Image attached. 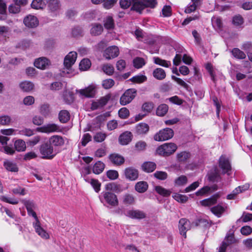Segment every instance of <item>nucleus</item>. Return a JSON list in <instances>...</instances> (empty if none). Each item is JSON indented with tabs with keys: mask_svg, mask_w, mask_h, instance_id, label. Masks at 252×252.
I'll return each instance as SVG.
<instances>
[{
	"mask_svg": "<svg viewBox=\"0 0 252 252\" xmlns=\"http://www.w3.org/2000/svg\"><path fill=\"white\" fill-rule=\"evenodd\" d=\"M104 27L107 29H111L114 27V21L112 17H108L104 21Z\"/></svg>",
	"mask_w": 252,
	"mask_h": 252,
	"instance_id": "680f3d73",
	"label": "nucleus"
},
{
	"mask_svg": "<svg viewBox=\"0 0 252 252\" xmlns=\"http://www.w3.org/2000/svg\"><path fill=\"white\" fill-rule=\"evenodd\" d=\"M77 57V54L76 52H70L64 58V65L66 69H69L71 66L75 63Z\"/></svg>",
	"mask_w": 252,
	"mask_h": 252,
	"instance_id": "f8f14e48",
	"label": "nucleus"
},
{
	"mask_svg": "<svg viewBox=\"0 0 252 252\" xmlns=\"http://www.w3.org/2000/svg\"><path fill=\"white\" fill-rule=\"evenodd\" d=\"M131 137L132 134L130 132L126 131L120 136L119 142L122 145H127L131 141Z\"/></svg>",
	"mask_w": 252,
	"mask_h": 252,
	"instance_id": "4be33fe9",
	"label": "nucleus"
},
{
	"mask_svg": "<svg viewBox=\"0 0 252 252\" xmlns=\"http://www.w3.org/2000/svg\"><path fill=\"white\" fill-rule=\"evenodd\" d=\"M103 30L102 25L98 23H94L92 25L90 33L93 36H97L101 34Z\"/></svg>",
	"mask_w": 252,
	"mask_h": 252,
	"instance_id": "5701e85b",
	"label": "nucleus"
},
{
	"mask_svg": "<svg viewBox=\"0 0 252 252\" xmlns=\"http://www.w3.org/2000/svg\"><path fill=\"white\" fill-rule=\"evenodd\" d=\"M123 202L125 204H133L135 202L134 196L130 194H126L123 196Z\"/></svg>",
	"mask_w": 252,
	"mask_h": 252,
	"instance_id": "37998d69",
	"label": "nucleus"
},
{
	"mask_svg": "<svg viewBox=\"0 0 252 252\" xmlns=\"http://www.w3.org/2000/svg\"><path fill=\"white\" fill-rule=\"evenodd\" d=\"M15 149L18 152L24 151L26 149L25 141L21 139L16 140L14 143Z\"/></svg>",
	"mask_w": 252,
	"mask_h": 252,
	"instance_id": "58836bf2",
	"label": "nucleus"
},
{
	"mask_svg": "<svg viewBox=\"0 0 252 252\" xmlns=\"http://www.w3.org/2000/svg\"><path fill=\"white\" fill-rule=\"evenodd\" d=\"M34 66L41 69H46L50 64V61L46 57H40L36 59L34 63Z\"/></svg>",
	"mask_w": 252,
	"mask_h": 252,
	"instance_id": "dca6fc26",
	"label": "nucleus"
},
{
	"mask_svg": "<svg viewBox=\"0 0 252 252\" xmlns=\"http://www.w3.org/2000/svg\"><path fill=\"white\" fill-rule=\"evenodd\" d=\"M63 98L64 101L67 103H71L73 102L74 97L72 93L69 91H65L63 93Z\"/></svg>",
	"mask_w": 252,
	"mask_h": 252,
	"instance_id": "09e8293b",
	"label": "nucleus"
},
{
	"mask_svg": "<svg viewBox=\"0 0 252 252\" xmlns=\"http://www.w3.org/2000/svg\"><path fill=\"white\" fill-rule=\"evenodd\" d=\"M119 55V49L116 46H111L105 49L103 56L107 60L115 58Z\"/></svg>",
	"mask_w": 252,
	"mask_h": 252,
	"instance_id": "1a4fd4ad",
	"label": "nucleus"
},
{
	"mask_svg": "<svg viewBox=\"0 0 252 252\" xmlns=\"http://www.w3.org/2000/svg\"><path fill=\"white\" fill-rule=\"evenodd\" d=\"M156 191L161 195L168 196L171 193V191L165 189L161 186H157L155 188Z\"/></svg>",
	"mask_w": 252,
	"mask_h": 252,
	"instance_id": "49530a36",
	"label": "nucleus"
},
{
	"mask_svg": "<svg viewBox=\"0 0 252 252\" xmlns=\"http://www.w3.org/2000/svg\"><path fill=\"white\" fill-rule=\"evenodd\" d=\"M24 23L26 27L32 28L38 26V20L34 16L30 15L25 18Z\"/></svg>",
	"mask_w": 252,
	"mask_h": 252,
	"instance_id": "6ab92c4d",
	"label": "nucleus"
},
{
	"mask_svg": "<svg viewBox=\"0 0 252 252\" xmlns=\"http://www.w3.org/2000/svg\"><path fill=\"white\" fill-rule=\"evenodd\" d=\"M244 23V20L240 15H237L233 17V24L236 27H241Z\"/></svg>",
	"mask_w": 252,
	"mask_h": 252,
	"instance_id": "c03bdc74",
	"label": "nucleus"
},
{
	"mask_svg": "<svg viewBox=\"0 0 252 252\" xmlns=\"http://www.w3.org/2000/svg\"><path fill=\"white\" fill-rule=\"evenodd\" d=\"M154 108V104L152 102H146L143 104L141 107L142 111L144 113V114H139L138 117H139L138 120L142 119L145 116L150 113Z\"/></svg>",
	"mask_w": 252,
	"mask_h": 252,
	"instance_id": "a211bd4d",
	"label": "nucleus"
},
{
	"mask_svg": "<svg viewBox=\"0 0 252 252\" xmlns=\"http://www.w3.org/2000/svg\"><path fill=\"white\" fill-rule=\"evenodd\" d=\"M211 211L214 214L217 216L218 217H220L224 211V209L221 206L217 205L211 208Z\"/></svg>",
	"mask_w": 252,
	"mask_h": 252,
	"instance_id": "de8ad7c7",
	"label": "nucleus"
},
{
	"mask_svg": "<svg viewBox=\"0 0 252 252\" xmlns=\"http://www.w3.org/2000/svg\"><path fill=\"white\" fill-rule=\"evenodd\" d=\"M149 130V126L147 124L144 123L138 124L135 127V132L138 135L146 134Z\"/></svg>",
	"mask_w": 252,
	"mask_h": 252,
	"instance_id": "412c9836",
	"label": "nucleus"
},
{
	"mask_svg": "<svg viewBox=\"0 0 252 252\" xmlns=\"http://www.w3.org/2000/svg\"><path fill=\"white\" fill-rule=\"evenodd\" d=\"M102 69L105 73L109 76L112 75L114 72L113 66L108 63L103 64Z\"/></svg>",
	"mask_w": 252,
	"mask_h": 252,
	"instance_id": "a18cd8bd",
	"label": "nucleus"
},
{
	"mask_svg": "<svg viewBox=\"0 0 252 252\" xmlns=\"http://www.w3.org/2000/svg\"><path fill=\"white\" fill-rule=\"evenodd\" d=\"M231 52L233 56L236 58L239 59H244L246 57V54L238 48H234L232 50Z\"/></svg>",
	"mask_w": 252,
	"mask_h": 252,
	"instance_id": "a19ab883",
	"label": "nucleus"
},
{
	"mask_svg": "<svg viewBox=\"0 0 252 252\" xmlns=\"http://www.w3.org/2000/svg\"><path fill=\"white\" fill-rule=\"evenodd\" d=\"M188 178L185 175H181L174 180V185L176 187L185 186L188 183Z\"/></svg>",
	"mask_w": 252,
	"mask_h": 252,
	"instance_id": "473e14b6",
	"label": "nucleus"
},
{
	"mask_svg": "<svg viewBox=\"0 0 252 252\" xmlns=\"http://www.w3.org/2000/svg\"><path fill=\"white\" fill-rule=\"evenodd\" d=\"M104 167L105 164L102 162L98 161L94 165L93 171L94 174H99L103 171Z\"/></svg>",
	"mask_w": 252,
	"mask_h": 252,
	"instance_id": "c9c22d12",
	"label": "nucleus"
},
{
	"mask_svg": "<svg viewBox=\"0 0 252 252\" xmlns=\"http://www.w3.org/2000/svg\"><path fill=\"white\" fill-rule=\"evenodd\" d=\"M40 112L43 116L46 117L50 113V106L48 104H42L40 106Z\"/></svg>",
	"mask_w": 252,
	"mask_h": 252,
	"instance_id": "6e6d98bb",
	"label": "nucleus"
},
{
	"mask_svg": "<svg viewBox=\"0 0 252 252\" xmlns=\"http://www.w3.org/2000/svg\"><path fill=\"white\" fill-rule=\"evenodd\" d=\"M37 130L40 132L49 133L54 132H59L61 129L60 127L57 124H48L37 128Z\"/></svg>",
	"mask_w": 252,
	"mask_h": 252,
	"instance_id": "0eeeda50",
	"label": "nucleus"
},
{
	"mask_svg": "<svg viewBox=\"0 0 252 252\" xmlns=\"http://www.w3.org/2000/svg\"><path fill=\"white\" fill-rule=\"evenodd\" d=\"M172 197L177 201L181 203H185L188 200V197L185 195L181 194L178 193H173Z\"/></svg>",
	"mask_w": 252,
	"mask_h": 252,
	"instance_id": "ea45409f",
	"label": "nucleus"
},
{
	"mask_svg": "<svg viewBox=\"0 0 252 252\" xmlns=\"http://www.w3.org/2000/svg\"><path fill=\"white\" fill-rule=\"evenodd\" d=\"M3 166L7 171L11 172H17L18 171L17 165L12 161L5 160L3 163Z\"/></svg>",
	"mask_w": 252,
	"mask_h": 252,
	"instance_id": "393cba45",
	"label": "nucleus"
},
{
	"mask_svg": "<svg viewBox=\"0 0 252 252\" xmlns=\"http://www.w3.org/2000/svg\"><path fill=\"white\" fill-rule=\"evenodd\" d=\"M132 9L141 12L146 7L154 8L156 5L155 0H132Z\"/></svg>",
	"mask_w": 252,
	"mask_h": 252,
	"instance_id": "7ed1b4c3",
	"label": "nucleus"
},
{
	"mask_svg": "<svg viewBox=\"0 0 252 252\" xmlns=\"http://www.w3.org/2000/svg\"><path fill=\"white\" fill-rule=\"evenodd\" d=\"M129 115V110L126 107H123L119 111V116L122 119H126Z\"/></svg>",
	"mask_w": 252,
	"mask_h": 252,
	"instance_id": "052dcab7",
	"label": "nucleus"
},
{
	"mask_svg": "<svg viewBox=\"0 0 252 252\" xmlns=\"http://www.w3.org/2000/svg\"><path fill=\"white\" fill-rule=\"evenodd\" d=\"M190 223L188 220L183 218L179 220V229L180 233L181 235H182L185 238L187 237V231L190 229Z\"/></svg>",
	"mask_w": 252,
	"mask_h": 252,
	"instance_id": "9b49d317",
	"label": "nucleus"
},
{
	"mask_svg": "<svg viewBox=\"0 0 252 252\" xmlns=\"http://www.w3.org/2000/svg\"><path fill=\"white\" fill-rule=\"evenodd\" d=\"M85 180L91 184L96 192H98L100 190L101 184L98 180L94 179H91L90 181L87 180V179H85Z\"/></svg>",
	"mask_w": 252,
	"mask_h": 252,
	"instance_id": "864d4df0",
	"label": "nucleus"
},
{
	"mask_svg": "<svg viewBox=\"0 0 252 252\" xmlns=\"http://www.w3.org/2000/svg\"><path fill=\"white\" fill-rule=\"evenodd\" d=\"M199 186V183L198 181L194 182L190 185L189 186L185 188L184 190V192H189L195 190Z\"/></svg>",
	"mask_w": 252,
	"mask_h": 252,
	"instance_id": "0e129e2a",
	"label": "nucleus"
},
{
	"mask_svg": "<svg viewBox=\"0 0 252 252\" xmlns=\"http://www.w3.org/2000/svg\"><path fill=\"white\" fill-rule=\"evenodd\" d=\"M91 65V61L88 59H84L81 61L79 64V67L80 70L85 71L88 69Z\"/></svg>",
	"mask_w": 252,
	"mask_h": 252,
	"instance_id": "79ce46f5",
	"label": "nucleus"
},
{
	"mask_svg": "<svg viewBox=\"0 0 252 252\" xmlns=\"http://www.w3.org/2000/svg\"><path fill=\"white\" fill-rule=\"evenodd\" d=\"M59 119L61 123H66L70 119L69 113L67 110L61 111L59 114Z\"/></svg>",
	"mask_w": 252,
	"mask_h": 252,
	"instance_id": "e433bc0d",
	"label": "nucleus"
},
{
	"mask_svg": "<svg viewBox=\"0 0 252 252\" xmlns=\"http://www.w3.org/2000/svg\"><path fill=\"white\" fill-rule=\"evenodd\" d=\"M168 110V105L165 104H161L157 107L156 114L158 116L163 117L167 113Z\"/></svg>",
	"mask_w": 252,
	"mask_h": 252,
	"instance_id": "c756f323",
	"label": "nucleus"
},
{
	"mask_svg": "<svg viewBox=\"0 0 252 252\" xmlns=\"http://www.w3.org/2000/svg\"><path fill=\"white\" fill-rule=\"evenodd\" d=\"M137 91L135 89H129L126 90L121 96L120 103L122 105L129 103L136 96Z\"/></svg>",
	"mask_w": 252,
	"mask_h": 252,
	"instance_id": "20e7f679",
	"label": "nucleus"
},
{
	"mask_svg": "<svg viewBox=\"0 0 252 252\" xmlns=\"http://www.w3.org/2000/svg\"><path fill=\"white\" fill-rule=\"evenodd\" d=\"M148 188V185L146 182L140 181L137 182L135 185V190L139 193L145 192Z\"/></svg>",
	"mask_w": 252,
	"mask_h": 252,
	"instance_id": "bb28decb",
	"label": "nucleus"
},
{
	"mask_svg": "<svg viewBox=\"0 0 252 252\" xmlns=\"http://www.w3.org/2000/svg\"><path fill=\"white\" fill-rule=\"evenodd\" d=\"M192 4L185 9V12L190 13L194 11L200 5L201 0H191Z\"/></svg>",
	"mask_w": 252,
	"mask_h": 252,
	"instance_id": "cd10ccee",
	"label": "nucleus"
},
{
	"mask_svg": "<svg viewBox=\"0 0 252 252\" xmlns=\"http://www.w3.org/2000/svg\"><path fill=\"white\" fill-rule=\"evenodd\" d=\"M95 86L92 84L84 89L77 90L76 92L81 96L86 97H93L95 94Z\"/></svg>",
	"mask_w": 252,
	"mask_h": 252,
	"instance_id": "9d476101",
	"label": "nucleus"
},
{
	"mask_svg": "<svg viewBox=\"0 0 252 252\" xmlns=\"http://www.w3.org/2000/svg\"><path fill=\"white\" fill-rule=\"evenodd\" d=\"M109 159L113 164L116 165H122L125 162L124 158L121 155L116 153L109 155Z\"/></svg>",
	"mask_w": 252,
	"mask_h": 252,
	"instance_id": "aec40b11",
	"label": "nucleus"
},
{
	"mask_svg": "<svg viewBox=\"0 0 252 252\" xmlns=\"http://www.w3.org/2000/svg\"><path fill=\"white\" fill-rule=\"evenodd\" d=\"M154 175L156 178L161 180H164L167 178V173L163 171H156Z\"/></svg>",
	"mask_w": 252,
	"mask_h": 252,
	"instance_id": "69168bd1",
	"label": "nucleus"
},
{
	"mask_svg": "<svg viewBox=\"0 0 252 252\" xmlns=\"http://www.w3.org/2000/svg\"><path fill=\"white\" fill-rule=\"evenodd\" d=\"M146 80V76L143 75H136L130 79L131 82L139 84L145 82Z\"/></svg>",
	"mask_w": 252,
	"mask_h": 252,
	"instance_id": "3c124183",
	"label": "nucleus"
},
{
	"mask_svg": "<svg viewBox=\"0 0 252 252\" xmlns=\"http://www.w3.org/2000/svg\"><path fill=\"white\" fill-rule=\"evenodd\" d=\"M60 7V3L59 0H49L48 7L51 12L58 11Z\"/></svg>",
	"mask_w": 252,
	"mask_h": 252,
	"instance_id": "f704fd0d",
	"label": "nucleus"
},
{
	"mask_svg": "<svg viewBox=\"0 0 252 252\" xmlns=\"http://www.w3.org/2000/svg\"><path fill=\"white\" fill-rule=\"evenodd\" d=\"M154 63L156 64H157L159 65H161V66H162L164 67H168L171 64L170 62L164 60H162L158 57L154 58Z\"/></svg>",
	"mask_w": 252,
	"mask_h": 252,
	"instance_id": "603ef678",
	"label": "nucleus"
},
{
	"mask_svg": "<svg viewBox=\"0 0 252 252\" xmlns=\"http://www.w3.org/2000/svg\"><path fill=\"white\" fill-rule=\"evenodd\" d=\"M133 63L135 68H140L145 65V62L143 58L136 57L133 60Z\"/></svg>",
	"mask_w": 252,
	"mask_h": 252,
	"instance_id": "8fccbe9b",
	"label": "nucleus"
},
{
	"mask_svg": "<svg viewBox=\"0 0 252 252\" xmlns=\"http://www.w3.org/2000/svg\"><path fill=\"white\" fill-rule=\"evenodd\" d=\"M31 6L35 9H43L45 6V0H33Z\"/></svg>",
	"mask_w": 252,
	"mask_h": 252,
	"instance_id": "4c0bfd02",
	"label": "nucleus"
},
{
	"mask_svg": "<svg viewBox=\"0 0 252 252\" xmlns=\"http://www.w3.org/2000/svg\"><path fill=\"white\" fill-rule=\"evenodd\" d=\"M248 188L247 186H239L236 188L231 193L228 194L227 196V199H232L234 198L235 196L238 193L242 192L243 191H244Z\"/></svg>",
	"mask_w": 252,
	"mask_h": 252,
	"instance_id": "7c9ffc66",
	"label": "nucleus"
},
{
	"mask_svg": "<svg viewBox=\"0 0 252 252\" xmlns=\"http://www.w3.org/2000/svg\"><path fill=\"white\" fill-rule=\"evenodd\" d=\"M147 147V144L145 141H139L135 145V149L137 151H142L145 150Z\"/></svg>",
	"mask_w": 252,
	"mask_h": 252,
	"instance_id": "e2e57ef3",
	"label": "nucleus"
},
{
	"mask_svg": "<svg viewBox=\"0 0 252 252\" xmlns=\"http://www.w3.org/2000/svg\"><path fill=\"white\" fill-rule=\"evenodd\" d=\"M22 202L25 206L28 215L32 216L35 220V222L33 223V226L36 232L43 239H48L49 238V234L40 226V222L37 218L36 213L34 211L36 208L35 203L32 200L26 199H23Z\"/></svg>",
	"mask_w": 252,
	"mask_h": 252,
	"instance_id": "f257e3e1",
	"label": "nucleus"
},
{
	"mask_svg": "<svg viewBox=\"0 0 252 252\" xmlns=\"http://www.w3.org/2000/svg\"><path fill=\"white\" fill-rule=\"evenodd\" d=\"M208 179L212 182H218L220 180V175L216 171L210 173L208 175Z\"/></svg>",
	"mask_w": 252,
	"mask_h": 252,
	"instance_id": "338daca9",
	"label": "nucleus"
},
{
	"mask_svg": "<svg viewBox=\"0 0 252 252\" xmlns=\"http://www.w3.org/2000/svg\"><path fill=\"white\" fill-rule=\"evenodd\" d=\"M126 216L132 219L141 220L146 217V214L139 210H130L126 211Z\"/></svg>",
	"mask_w": 252,
	"mask_h": 252,
	"instance_id": "4468645a",
	"label": "nucleus"
},
{
	"mask_svg": "<svg viewBox=\"0 0 252 252\" xmlns=\"http://www.w3.org/2000/svg\"><path fill=\"white\" fill-rule=\"evenodd\" d=\"M20 87L23 91L29 92L33 90L34 85L30 81H25L20 84Z\"/></svg>",
	"mask_w": 252,
	"mask_h": 252,
	"instance_id": "a878e982",
	"label": "nucleus"
},
{
	"mask_svg": "<svg viewBox=\"0 0 252 252\" xmlns=\"http://www.w3.org/2000/svg\"><path fill=\"white\" fill-rule=\"evenodd\" d=\"M174 135L173 130L169 128H165L160 130L154 136V139L158 141H162L171 138Z\"/></svg>",
	"mask_w": 252,
	"mask_h": 252,
	"instance_id": "423d86ee",
	"label": "nucleus"
},
{
	"mask_svg": "<svg viewBox=\"0 0 252 252\" xmlns=\"http://www.w3.org/2000/svg\"><path fill=\"white\" fill-rule=\"evenodd\" d=\"M106 137V134L101 132H97L94 136V140L96 142H101L103 141Z\"/></svg>",
	"mask_w": 252,
	"mask_h": 252,
	"instance_id": "4d7b16f0",
	"label": "nucleus"
},
{
	"mask_svg": "<svg viewBox=\"0 0 252 252\" xmlns=\"http://www.w3.org/2000/svg\"><path fill=\"white\" fill-rule=\"evenodd\" d=\"M11 119L8 115H2L0 116V124L2 126H7L11 123Z\"/></svg>",
	"mask_w": 252,
	"mask_h": 252,
	"instance_id": "bf43d9fd",
	"label": "nucleus"
},
{
	"mask_svg": "<svg viewBox=\"0 0 252 252\" xmlns=\"http://www.w3.org/2000/svg\"><path fill=\"white\" fill-rule=\"evenodd\" d=\"M219 166L222 169L223 174L228 175L231 174V166L228 158L224 156H221L220 158Z\"/></svg>",
	"mask_w": 252,
	"mask_h": 252,
	"instance_id": "6e6552de",
	"label": "nucleus"
},
{
	"mask_svg": "<svg viewBox=\"0 0 252 252\" xmlns=\"http://www.w3.org/2000/svg\"><path fill=\"white\" fill-rule=\"evenodd\" d=\"M39 153L43 159H51L56 155V152L53 146L48 142H45L40 145L39 147Z\"/></svg>",
	"mask_w": 252,
	"mask_h": 252,
	"instance_id": "f03ea898",
	"label": "nucleus"
},
{
	"mask_svg": "<svg viewBox=\"0 0 252 252\" xmlns=\"http://www.w3.org/2000/svg\"><path fill=\"white\" fill-rule=\"evenodd\" d=\"M103 196L106 201L110 205L116 206L118 205L117 196L114 193L111 192H105L103 193Z\"/></svg>",
	"mask_w": 252,
	"mask_h": 252,
	"instance_id": "f3484780",
	"label": "nucleus"
},
{
	"mask_svg": "<svg viewBox=\"0 0 252 252\" xmlns=\"http://www.w3.org/2000/svg\"><path fill=\"white\" fill-rule=\"evenodd\" d=\"M92 139V136L89 133H85L83 135L82 140L81 144L83 146H85Z\"/></svg>",
	"mask_w": 252,
	"mask_h": 252,
	"instance_id": "774afa93",
	"label": "nucleus"
},
{
	"mask_svg": "<svg viewBox=\"0 0 252 252\" xmlns=\"http://www.w3.org/2000/svg\"><path fill=\"white\" fill-rule=\"evenodd\" d=\"M115 84L114 81L112 79H107L102 81V86L105 89H109L112 88Z\"/></svg>",
	"mask_w": 252,
	"mask_h": 252,
	"instance_id": "5fc2aeb1",
	"label": "nucleus"
},
{
	"mask_svg": "<svg viewBox=\"0 0 252 252\" xmlns=\"http://www.w3.org/2000/svg\"><path fill=\"white\" fill-rule=\"evenodd\" d=\"M93 3L95 4H99L104 2L103 6L106 9L111 8L114 4L117 2V0H91Z\"/></svg>",
	"mask_w": 252,
	"mask_h": 252,
	"instance_id": "b1692460",
	"label": "nucleus"
},
{
	"mask_svg": "<svg viewBox=\"0 0 252 252\" xmlns=\"http://www.w3.org/2000/svg\"><path fill=\"white\" fill-rule=\"evenodd\" d=\"M156 168V164L153 162H145L142 165L143 170L147 172H152Z\"/></svg>",
	"mask_w": 252,
	"mask_h": 252,
	"instance_id": "2f4dec72",
	"label": "nucleus"
},
{
	"mask_svg": "<svg viewBox=\"0 0 252 252\" xmlns=\"http://www.w3.org/2000/svg\"><path fill=\"white\" fill-rule=\"evenodd\" d=\"M218 197V195H215L211 198L201 201L200 203L202 206H211L215 204L217 202V200Z\"/></svg>",
	"mask_w": 252,
	"mask_h": 252,
	"instance_id": "72a5a7b5",
	"label": "nucleus"
},
{
	"mask_svg": "<svg viewBox=\"0 0 252 252\" xmlns=\"http://www.w3.org/2000/svg\"><path fill=\"white\" fill-rule=\"evenodd\" d=\"M124 174L126 179L132 181L137 179L139 172L136 169L132 167H129L124 170Z\"/></svg>",
	"mask_w": 252,
	"mask_h": 252,
	"instance_id": "ddd939ff",
	"label": "nucleus"
},
{
	"mask_svg": "<svg viewBox=\"0 0 252 252\" xmlns=\"http://www.w3.org/2000/svg\"><path fill=\"white\" fill-rule=\"evenodd\" d=\"M153 74L154 77L158 80H162L166 77L165 72L161 68H158L155 69Z\"/></svg>",
	"mask_w": 252,
	"mask_h": 252,
	"instance_id": "c85d7f7f",
	"label": "nucleus"
},
{
	"mask_svg": "<svg viewBox=\"0 0 252 252\" xmlns=\"http://www.w3.org/2000/svg\"><path fill=\"white\" fill-rule=\"evenodd\" d=\"M189 157V154L186 152H182L177 155L178 160L180 162H184Z\"/></svg>",
	"mask_w": 252,
	"mask_h": 252,
	"instance_id": "13d9d810",
	"label": "nucleus"
},
{
	"mask_svg": "<svg viewBox=\"0 0 252 252\" xmlns=\"http://www.w3.org/2000/svg\"><path fill=\"white\" fill-rule=\"evenodd\" d=\"M67 138L60 135H55L52 136L49 139V142L55 147H62L64 145Z\"/></svg>",
	"mask_w": 252,
	"mask_h": 252,
	"instance_id": "2eb2a0df",
	"label": "nucleus"
},
{
	"mask_svg": "<svg viewBox=\"0 0 252 252\" xmlns=\"http://www.w3.org/2000/svg\"><path fill=\"white\" fill-rule=\"evenodd\" d=\"M176 149L177 146L174 143H165L158 148L157 152L160 155L168 156L174 153Z\"/></svg>",
	"mask_w": 252,
	"mask_h": 252,
	"instance_id": "39448f33",
	"label": "nucleus"
}]
</instances>
